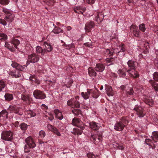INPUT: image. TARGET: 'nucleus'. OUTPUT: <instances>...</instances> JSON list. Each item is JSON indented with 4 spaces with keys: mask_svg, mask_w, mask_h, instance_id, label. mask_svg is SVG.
<instances>
[{
    "mask_svg": "<svg viewBox=\"0 0 158 158\" xmlns=\"http://www.w3.org/2000/svg\"><path fill=\"white\" fill-rule=\"evenodd\" d=\"M72 124L73 125L80 128V129L77 128H74L73 129V131H72L71 132L75 135H81L82 132V131L85 128L82 122L79 118H74L72 120Z\"/></svg>",
    "mask_w": 158,
    "mask_h": 158,
    "instance_id": "obj_1",
    "label": "nucleus"
},
{
    "mask_svg": "<svg viewBox=\"0 0 158 158\" xmlns=\"http://www.w3.org/2000/svg\"><path fill=\"white\" fill-rule=\"evenodd\" d=\"M25 142L26 143L24 147V151L25 152H28L31 148H34L35 146V144L33 139L30 136L25 139Z\"/></svg>",
    "mask_w": 158,
    "mask_h": 158,
    "instance_id": "obj_2",
    "label": "nucleus"
},
{
    "mask_svg": "<svg viewBox=\"0 0 158 158\" xmlns=\"http://www.w3.org/2000/svg\"><path fill=\"white\" fill-rule=\"evenodd\" d=\"M79 99V97L78 96H77L75 98L69 100L67 101V104L68 106H70L73 108H79L80 104L78 101Z\"/></svg>",
    "mask_w": 158,
    "mask_h": 158,
    "instance_id": "obj_3",
    "label": "nucleus"
},
{
    "mask_svg": "<svg viewBox=\"0 0 158 158\" xmlns=\"http://www.w3.org/2000/svg\"><path fill=\"white\" fill-rule=\"evenodd\" d=\"M1 138L6 141H11L13 138V134L10 131H4L2 132Z\"/></svg>",
    "mask_w": 158,
    "mask_h": 158,
    "instance_id": "obj_4",
    "label": "nucleus"
},
{
    "mask_svg": "<svg viewBox=\"0 0 158 158\" xmlns=\"http://www.w3.org/2000/svg\"><path fill=\"white\" fill-rule=\"evenodd\" d=\"M40 59V56L35 53H33L28 55L26 63L27 65L24 66L27 67L30 63H34L38 62Z\"/></svg>",
    "mask_w": 158,
    "mask_h": 158,
    "instance_id": "obj_5",
    "label": "nucleus"
},
{
    "mask_svg": "<svg viewBox=\"0 0 158 158\" xmlns=\"http://www.w3.org/2000/svg\"><path fill=\"white\" fill-rule=\"evenodd\" d=\"M2 11L6 14L4 19H2V20L6 22V25L7 24V22L9 23L12 22L14 20V16L13 15L10 13L8 10L6 9H3Z\"/></svg>",
    "mask_w": 158,
    "mask_h": 158,
    "instance_id": "obj_6",
    "label": "nucleus"
},
{
    "mask_svg": "<svg viewBox=\"0 0 158 158\" xmlns=\"http://www.w3.org/2000/svg\"><path fill=\"white\" fill-rule=\"evenodd\" d=\"M122 90H125L126 94L127 96L133 94L134 91L130 85H122L120 87Z\"/></svg>",
    "mask_w": 158,
    "mask_h": 158,
    "instance_id": "obj_7",
    "label": "nucleus"
},
{
    "mask_svg": "<svg viewBox=\"0 0 158 158\" xmlns=\"http://www.w3.org/2000/svg\"><path fill=\"white\" fill-rule=\"evenodd\" d=\"M33 94L35 98L37 99H43L46 97L43 91L38 89L35 90L33 92Z\"/></svg>",
    "mask_w": 158,
    "mask_h": 158,
    "instance_id": "obj_8",
    "label": "nucleus"
},
{
    "mask_svg": "<svg viewBox=\"0 0 158 158\" xmlns=\"http://www.w3.org/2000/svg\"><path fill=\"white\" fill-rule=\"evenodd\" d=\"M130 31L132 33L134 36L139 37L140 36V32L138 29V27L134 25H131L130 27Z\"/></svg>",
    "mask_w": 158,
    "mask_h": 158,
    "instance_id": "obj_9",
    "label": "nucleus"
},
{
    "mask_svg": "<svg viewBox=\"0 0 158 158\" xmlns=\"http://www.w3.org/2000/svg\"><path fill=\"white\" fill-rule=\"evenodd\" d=\"M90 139L94 144H96L102 140V136L101 135L95 134L91 135Z\"/></svg>",
    "mask_w": 158,
    "mask_h": 158,
    "instance_id": "obj_10",
    "label": "nucleus"
},
{
    "mask_svg": "<svg viewBox=\"0 0 158 158\" xmlns=\"http://www.w3.org/2000/svg\"><path fill=\"white\" fill-rule=\"evenodd\" d=\"M136 112V114L138 117L142 118L145 115V113L143 109L141 106H139L134 108Z\"/></svg>",
    "mask_w": 158,
    "mask_h": 158,
    "instance_id": "obj_11",
    "label": "nucleus"
},
{
    "mask_svg": "<svg viewBox=\"0 0 158 158\" xmlns=\"http://www.w3.org/2000/svg\"><path fill=\"white\" fill-rule=\"evenodd\" d=\"M124 124H125L124 122L121 121L117 122L114 125V129L118 131L123 130L125 126Z\"/></svg>",
    "mask_w": 158,
    "mask_h": 158,
    "instance_id": "obj_12",
    "label": "nucleus"
},
{
    "mask_svg": "<svg viewBox=\"0 0 158 158\" xmlns=\"http://www.w3.org/2000/svg\"><path fill=\"white\" fill-rule=\"evenodd\" d=\"M95 26L94 23L92 21H90L86 23L85 24V29L86 32L91 31L92 29Z\"/></svg>",
    "mask_w": 158,
    "mask_h": 158,
    "instance_id": "obj_13",
    "label": "nucleus"
},
{
    "mask_svg": "<svg viewBox=\"0 0 158 158\" xmlns=\"http://www.w3.org/2000/svg\"><path fill=\"white\" fill-rule=\"evenodd\" d=\"M127 72L130 77L133 78H137L139 76L138 72L135 70V69L131 70L129 69L127 70Z\"/></svg>",
    "mask_w": 158,
    "mask_h": 158,
    "instance_id": "obj_14",
    "label": "nucleus"
},
{
    "mask_svg": "<svg viewBox=\"0 0 158 158\" xmlns=\"http://www.w3.org/2000/svg\"><path fill=\"white\" fill-rule=\"evenodd\" d=\"M47 127L49 130L53 132L57 136H60L61 134L58 131V130L55 127L50 124H48L47 126Z\"/></svg>",
    "mask_w": 158,
    "mask_h": 158,
    "instance_id": "obj_15",
    "label": "nucleus"
},
{
    "mask_svg": "<svg viewBox=\"0 0 158 158\" xmlns=\"http://www.w3.org/2000/svg\"><path fill=\"white\" fill-rule=\"evenodd\" d=\"M105 86L106 93L107 95L109 97L113 96L114 95V92L111 86L107 85H106Z\"/></svg>",
    "mask_w": 158,
    "mask_h": 158,
    "instance_id": "obj_16",
    "label": "nucleus"
},
{
    "mask_svg": "<svg viewBox=\"0 0 158 158\" xmlns=\"http://www.w3.org/2000/svg\"><path fill=\"white\" fill-rule=\"evenodd\" d=\"M11 66L15 68L16 69L21 71L23 70L24 69L23 66L16 62L13 61H12Z\"/></svg>",
    "mask_w": 158,
    "mask_h": 158,
    "instance_id": "obj_17",
    "label": "nucleus"
},
{
    "mask_svg": "<svg viewBox=\"0 0 158 158\" xmlns=\"http://www.w3.org/2000/svg\"><path fill=\"white\" fill-rule=\"evenodd\" d=\"M105 69V65L101 63H98L96 65L95 68V70L97 72H102Z\"/></svg>",
    "mask_w": 158,
    "mask_h": 158,
    "instance_id": "obj_18",
    "label": "nucleus"
},
{
    "mask_svg": "<svg viewBox=\"0 0 158 158\" xmlns=\"http://www.w3.org/2000/svg\"><path fill=\"white\" fill-rule=\"evenodd\" d=\"M86 9L81 6H77L74 9V10L76 13L79 14H82L85 11Z\"/></svg>",
    "mask_w": 158,
    "mask_h": 158,
    "instance_id": "obj_19",
    "label": "nucleus"
},
{
    "mask_svg": "<svg viewBox=\"0 0 158 158\" xmlns=\"http://www.w3.org/2000/svg\"><path fill=\"white\" fill-rule=\"evenodd\" d=\"M54 112L55 113L56 115V117L59 119V120H61L63 118V115L60 112L58 109H55L54 110Z\"/></svg>",
    "mask_w": 158,
    "mask_h": 158,
    "instance_id": "obj_20",
    "label": "nucleus"
},
{
    "mask_svg": "<svg viewBox=\"0 0 158 158\" xmlns=\"http://www.w3.org/2000/svg\"><path fill=\"white\" fill-rule=\"evenodd\" d=\"M143 98V101L146 104H148L150 106H152V105L153 102L151 98L145 96Z\"/></svg>",
    "mask_w": 158,
    "mask_h": 158,
    "instance_id": "obj_21",
    "label": "nucleus"
},
{
    "mask_svg": "<svg viewBox=\"0 0 158 158\" xmlns=\"http://www.w3.org/2000/svg\"><path fill=\"white\" fill-rule=\"evenodd\" d=\"M90 94L92 97L97 98L99 96V92L97 89L93 90L92 89H90Z\"/></svg>",
    "mask_w": 158,
    "mask_h": 158,
    "instance_id": "obj_22",
    "label": "nucleus"
},
{
    "mask_svg": "<svg viewBox=\"0 0 158 158\" xmlns=\"http://www.w3.org/2000/svg\"><path fill=\"white\" fill-rule=\"evenodd\" d=\"M90 128L93 130H97L100 127V125L95 122H92L89 123Z\"/></svg>",
    "mask_w": 158,
    "mask_h": 158,
    "instance_id": "obj_23",
    "label": "nucleus"
},
{
    "mask_svg": "<svg viewBox=\"0 0 158 158\" xmlns=\"http://www.w3.org/2000/svg\"><path fill=\"white\" fill-rule=\"evenodd\" d=\"M44 44L45 45V48H44V49L45 51V53H46L48 52H50L52 50V47L49 44H48L46 42H44Z\"/></svg>",
    "mask_w": 158,
    "mask_h": 158,
    "instance_id": "obj_24",
    "label": "nucleus"
},
{
    "mask_svg": "<svg viewBox=\"0 0 158 158\" xmlns=\"http://www.w3.org/2000/svg\"><path fill=\"white\" fill-rule=\"evenodd\" d=\"M37 53L40 54L41 56H43L45 54V51L40 46H37L36 48Z\"/></svg>",
    "mask_w": 158,
    "mask_h": 158,
    "instance_id": "obj_25",
    "label": "nucleus"
},
{
    "mask_svg": "<svg viewBox=\"0 0 158 158\" xmlns=\"http://www.w3.org/2000/svg\"><path fill=\"white\" fill-rule=\"evenodd\" d=\"M90 94V89H87V91L86 92H82L81 93V95L85 99H88L89 98Z\"/></svg>",
    "mask_w": 158,
    "mask_h": 158,
    "instance_id": "obj_26",
    "label": "nucleus"
},
{
    "mask_svg": "<svg viewBox=\"0 0 158 158\" xmlns=\"http://www.w3.org/2000/svg\"><path fill=\"white\" fill-rule=\"evenodd\" d=\"M88 73L89 76L91 77H95L97 75L96 72L91 67H89L88 69Z\"/></svg>",
    "mask_w": 158,
    "mask_h": 158,
    "instance_id": "obj_27",
    "label": "nucleus"
},
{
    "mask_svg": "<svg viewBox=\"0 0 158 158\" xmlns=\"http://www.w3.org/2000/svg\"><path fill=\"white\" fill-rule=\"evenodd\" d=\"M9 75L15 78H19L21 76L20 72L19 71H15V72L11 71L9 73Z\"/></svg>",
    "mask_w": 158,
    "mask_h": 158,
    "instance_id": "obj_28",
    "label": "nucleus"
},
{
    "mask_svg": "<svg viewBox=\"0 0 158 158\" xmlns=\"http://www.w3.org/2000/svg\"><path fill=\"white\" fill-rule=\"evenodd\" d=\"M21 98L23 101L26 102L27 103H29L30 101V98L29 95L22 94Z\"/></svg>",
    "mask_w": 158,
    "mask_h": 158,
    "instance_id": "obj_29",
    "label": "nucleus"
},
{
    "mask_svg": "<svg viewBox=\"0 0 158 158\" xmlns=\"http://www.w3.org/2000/svg\"><path fill=\"white\" fill-rule=\"evenodd\" d=\"M135 62L131 60H130L127 62V65L130 69H135Z\"/></svg>",
    "mask_w": 158,
    "mask_h": 158,
    "instance_id": "obj_30",
    "label": "nucleus"
},
{
    "mask_svg": "<svg viewBox=\"0 0 158 158\" xmlns=\"http://www.w3.org/2000/svg\"><path fill=\"white\" fill-rule=\"evenodd\" d=\"M149 82L151 84L152 87L154 88L155 90L158 92V84L153 80H150Z\"/></svg>",
    "mask_w": 158,
    "mask_h": 158,
    "instance_id": "obj_31",
    "label": "nucleus"
},
{
    "mask_svg": "<svg viewBox=\"0 0 158 158\" xmlns=\"http://www.w3.org/2000/svg\"><path fill=\"white\" fill-rule=\"evenodd\" d=\"M29 79L30 81H33L37 85L40 84V80L35 75L30 76L29 77Z\"/></svg>",
    "mask_w": 158,
    "mask_h": 158,
    "instance_id": "obj_32",
    "label": "nucleus"
},
{
    "mask_svg": "<svg viewBox=\"0 0 158 158\" xmlns=\"http://www.w3.org/2000/svg\"><path fill=\"white\" fill-rule=\"evenodd\" d=\"M5 46L12 52L15 50L14 47L11 42L9 43L6 42L5 44Z\"/></svg>",
    "mask_w": 158,
    "mask_h": 158,
    "instance_id": "obj_33",
    "label": "nucleus"
},
{
    "mask_svg": "<svg viewBox=\"0 0 158 158\" xmlns=\"http://www.w3.org/2000/svg\"><path fill=\"white\" fill-rule=\"evenodd\" d=\"M152 138L153 140L154 141V142H156L157 141H158V131H153L152 133Z\"/></svg>",
    "mask_w": 158,
    "mask_h": 158,
    "instance_id": "obj_34",
    "label": "nucleus"
},
{
    "mask_svg": "<svg viewBox=\"0 0 158 158\" xmlns=\"http://www.w3.org/2000/svg\"><path fill=\"white\" fill-rule=\"evenodd\" d=\"M63 30L59 27L55 26L53 29L52 32L55 34H59L60 32H63Z\"/></svg>",
    "mask_w": 158,
    "mask_h": 158,
    "instance_id": "obj_35",
    "label": "nucleus"
},
{
    "mask_svg": "<svg viewBox=\"0 0 158 158\" xmlns=\"http://www.w3.org/2000/svg\"><path fill=\"white\" fill-rule=\"evenodd\" d=\"M4 97L5 100L8 101H11L13 99V95L9 93H6L4 95Z\"/></svg>",
    "mask_w": 158,
    "mask_h": 158,
    "instance_id": "obj_36",
    "label": "nucleus"
},
{
    "mask_svg": "<svg viewBox=\"0 0 158 158\" xmlns=\"http://www.w3.org/2000/svg\"><path fill=\"white\" fill-rule=\"evenodd\" d=\"M105 16L103 15L102 13H98L97 16L96 17V20L97 21H98V20H100V22H102L104 17Z\"/></svg>",
    "mask_w": 158,
    "mask_h": 158,
    "instance_id": "obj_37",
    "label": "nucleus"
},
{
    "mask_svg": "<svg viewBox=\"0 0 158 158\" xmlns=\"http://www.w3.org/2000/svg\"><path fill=\"white\" fill-rule=\"evenodd\" d=\"M142 2H144V7L146 9H148L152 6V3L150 1H147L145 2V0H143L142 1Z\"/></svg>",
    "mask_w": 158,
    "mask_h": 158,
    "instance_id": "obj_38",
    "label": "nucleus"
},
{
    "mask_svg": "<svg viewBox=\"0 0 158 158\" xmlns=\"http://www.w3.org/2000/svg\"><path fill=\"white\" fill-rule=\"evenodd\" d=\"M73 82V80L72 79H69L66 80L65 85L67 88H69L72 85Z\"/></svg>",
    "mask_w": 158,
    "mask_h": 158,
    "instance_id": "obj_39",
    "label": "nucleus"
},
{
    "mask_svg": "<svg viewBox=\"0 0 158 158\" xmlns=\"http://www.w3.org/2000/svg\"><path fill=\"white\" fill-rule=\"evenodd\" d=\"M19 127L22 131L25 132L27 128L28 125L25 123H23L20 125Z\"/></svg>",
    "mask_w": 158,
    "mask_h": 158,
    "instance_id": "obj_40",
    "label": "nucleus"
},
{
    "mask_svg": "<svg viewBox=\"0 0 158 158\" xmlns=\"http://www.w3.org/2000/svg\"><path fill=\"white\" fill-rule=\"evenodd\" d=\"M11 42L13 44L14 48H17V46L20 43L19 41L18 40L15 39H13Z\"/></svg>",
    "mask_w": 158,
    "mask_h": 158,
    "instance_id": "obj_41",
    "label": "nucleus"
},
{
    "mask_svg": "<svg viewBox=\"0 0 158 158\" xmlns=\"http://www.w3.org/2000/svg\"><path fill=\"white\" fill-rule=\"evenodd\" d=\"M72 112L73 114L76 116H78L79 115L81 114V111L79 109H76L74 108L72 110Z\"/></svg>",
    "mask_w": 158,
    "mask_h": 158,
    "instance_id": "obj_42",
    "label": "nucleus"
},
{
    "mask_svg": "<svg viewBox=\"0 0 158 158\" xmlns=\"http://www.w3.org/2000/svg\"><path fill=\"white\" fill-rule=\"evenodd\" d=\"M8 113L5 110H2L0 112V117L5 118L7 119L8 117Z\"/></svg>",
    "mask_w": 158,
    "mask_h": 158,
    "instance_id": "obj_43",
    "label": "nucleus"
},
{
    "mask_svg": "<svg viewBox=\"0 0 158 158\" xmlns=\"http://www.w3.org/2000/svg\"><path fill=\"white\" fill-rule=\"evenodd\" d=\"M106 61L107 62V64L108 66L113 64L114 63V59L112 58L106 59Z\"/></svg>",
    "mask_w": 158,
    "mask_h": 158,
    "instance_id": "obj_44",
    "label": "nucleus"
},
{
    "mask_svg": "<svg viewBox=\"0 0 158 158\" xmlns=\"http://www.w3.org/2000/svg\"><path fill=\"white\" fill-rule=\"evenodd\" d=\"M118 48L119 50H120V53L122 52H123L122 54L124 55L125 54L123 52L126 50L125 45L124 44L121 45L119 46Z\"/></svg>",
    "mask_w": 158,
    "mask_h": 158,
    "instance_id": "obj_45",
    "label": "nucleus"
},
{
    "mask_svg": "<svg viewBox=\"0 0 158 158\" xmlns=\"http://www.w3.org/2000/svg\"><path fill=\"white\" fill-rule=\"evenodd\" d=\"M28 117L30 118L31 117H34L36 116V114L33 111L31 110H29L28 111Z\"/></svg>",
    "mask_w": 158,
    "mask_h": 158,
    "instance_id": "obj_46",
    "label": "nucleus"
},
{
    "mask_svg": "<svg viewBox=\"0 0 158 158\" xmlns=\"http://www.w3.org/2000/svg\"><path fill=\"white\" fill-rule=\"evenodd\" d=\"M119 75L123 77H124L126 75V72H124L121 69H119L117 72Z\"/></svg>",
    "mask_w": 158,
    "mask_h": 158,
    "instance_id": "obj_47",
    "label": "nucleus"
},
{
    "mask_svg": "<svg viewBox=\"0 0 158 158\" xmlns=\"http://www.w3.org/2000/svg\"><path fill=\"white\" fill-rule=\"evenodd\" d=\"M46 81L47 83L50 85H54L56 83V80L55 78H54L52 80H46Z\"/></svg>",
    "mask_w": 158,
    "mask_h": 158,
    "instance_id": "obj_48",
    "label": "nucleus"
},
{
    "mask_svg": "<svg viewBox=\"0 0 158 158\" xmlns=\"http://www.w3.org/2000/svg\"><path fill=\"white\" fill-rule=\"evenodd\" d=\"M139 30L142 31L144 32L146 30L145 25L144 23L140 24L139 26Z\"/></svg>",
    "mask_w": 158,
    "mask_h": 158,
    "instance_id": "obj_49",
    "label": "nucleus"
},
{
    "mask_svg": "<svg viewBox=\"0 0 158 158\" xmlns=\"http://www.w3.org/2000/svg\"><path fill=\"white\" fill-rule=\"evenodd\" d=\"M5 86L6 85L3 81L2 80H0V91H1Z\"/></svg>",
    "mask_w": 158,
    "mask_h": 158,
    "instance_id": "obj_50",
    "label": "nucleus"
},
{
    "mask_svg": "<svg viewBox=\"0 0 158 158\" xmlns=\"http://www.w3.org/2000/svg\"><path fill=\"white\" fill-rule=\"evenodd\" d=\"M7 35L3 33H0V40H5L7 39Z\"/></svg>",
    "mask_w": 158,
    "mask_h": 158,
    "instance_id": "obj_51",
    "label": "nucleus"
},
{
    "mask_svg": "<svg viewBox=\"0 0 158 158\" xmlns=\"http://www.w3.org/2000/svg\"><path fill=\"white\" fill-rule=\"evenodd\" d=\"M46 135V134L44 131L41 130L39 132V137L42 138H44Z\"/></svg>",
    "mask_w": 158,
    "mask_h": 158,
    "instance_id": "obj_52",
    "label": "nucleus"
},
{
    "mask_svg": "<svg viewBox=\"0 0 158 158\" xmlns=\"http://www.w3.org/2000/svg\"><path fill=\"white\" fill-rule=\"evenodd\" d=\"M9 2V0H0V4L2 5H6Z\"/></svg>",
    "mask_w": 158,
    "mask_h": 158,
    "instance_id": "obj_53",
    "label": "nucleus"
},
{
    "mask_svg": "<svg viewBox=\"0 0 158 158\" xmlns=\"http://www.w3.org/2000/svg\"><path fill=\"white\" fill-rule=\"evenodd\" d=\"M112 55L114 54H116L118 55L120 53V50L118 49V48H114V49H112Z\"/></svg>",
    "mask_w": 158,
    "mask_h": 158,
    "instance_id": "obj_54",
    "label": "nucleus"
},
{
    "mask_svg": "<svg viewBox=\"0 0 158 158\" xmlns=\"http://www.w3.org/2000/svg\"><path fill=\"white\" fill-rule=\"evenodd\" d=\"M153 78L154 79L158 82V73L155 72L153 74Z\"/></svg>",
    "mask_w": 158,
    "mask_h": 158,
    "instance_id": "obj_55",
    "label": "nucleus"
},
{
    "mask_svg": "<svg viewBox=\"0 0 158 158\" xmlns=\"http://www.w3.org/2000/svg\"><path fill=\"white\" fill-rule=\"evenodd\" d=\"M145 142L147 145L149 146H152V140L151 139H145Z\"/></svg>",
    "mask_w": 158,
    "mask_h": 158,
    "instance_id": "obj_56",
    "label": "nucleus"
},
{
    "mask_svg": "<svg viewBox=\"0 0 158 158\" xmlns=\"http://www.w3.org/2000/svg\"><path fill=\"white\" fill-rule=\"evenodd\" d=\"M105 54L106 55H109V56H111L112 55V49L110 50L109 49H107L105 52Z\"/></svg>",
    "mask_w": 158,
    "mask_h": 158,
    "instance_id": "obj_57",
    "label": "nucleus"
},
{
    "mask_svg": "<svg viewBox=\"0 0 158 158\" xmlns=\"http://www.w3.org/2000/svg\"><path fill=\"white\" fill-rule=\"evenodd\" d=\"M149 43L148 42H145L144 44L143 49H149Z\"/></svg>",
    "mask_w": 158,
    "mask_h": 158,
    "instance_id": "obj_58",
    "label": "nucleus"
},
{
    "mask_svg": "<svg viewBox=\"0 0 158 158\" xmlns=\"http://www.w3.org/2000/svg\"><path fill=\"white\" fill-rule=\"evenodd\" d=\"M87 156L89 158H96L95 155L91 153H89L87 154Z\"/></svg>",
    "mask_w": 158,
    "mask_h": 158,
    "instance_id": "obj_59",
    "label": "nucleus"
},
{
    "mask_svg": "<svg viewBox=\"0 0 158 158\" xmlns=\"http://www.w3.org/2000/svg\"><path fill=\"white\" fill-rule=\"evenodd\" d=\"M86 2L87 3L92 4L94 3L95 0H86Z\"/></svg>",
    "mask_w": 158,
    "mask_h": 158,
    "instance_id": "obj_60",
    "label": "nucleus"
},
{
    "mask_svg": "<svg viewBox=\"0 0 158 158\" xmlns=\"http://www.w3.org/2000/svg\"><path fill=\"white\" fill-rule=\"evenodd\" d=\"M0 23L2 24L4 26L6 25V22L4 20H3L2 19H0Z\"/></svg>",
    "mask_w": 158,
    "mask_h": 158,
    "instance_id": "obj_61",
    "label": "nucleus"
},
{
    "mask_svg": "<svg viewBox=\"0 0 158 158\" xmlns=\"http://www.w3.org/2000/svg\"><path fill=\"white\" fill-rule=\"evenodd\" d=\"M12 124L15 127H18L19 125V122L18 121H16L15 123H13Z\"/></svg>",
    "mask_w": 158,
    "mask_h": 158,
    "instance_id": "obj_62",
    "label": "nucleus"
},
{
    "mask_svg": "<svg viewBox=\"0 0 158 158\" xmlns=\"http://www.w3.org/2000/svg\"><path fill=\"white\" fill-rule=\"evenodd\" d=\"M143 53L145 54H147L149 52V49H143Z\"/></svg>",
    "mask_w": 158,
    "mask_h": 158,
    "instance_id": "obj_63",
    "label": "nucleus"
},
{
    "mask_svg": "<svg viewBox=\"0 0 158 158\" xmlns=\"http://www.w3.org/2000/svg\"><path fill=\"white\" fill-rule=\"evenodd\" d=\"M69 49H70L71 48H75V46L72 43L71 44H69Z\"/></svg>",
    "mask_w": 158,
    "mask_h": 158,
    "instance_id": "obj_64",
    "label": "nucleus"
}]
</instances>
